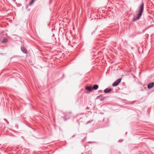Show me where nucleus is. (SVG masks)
<instances>
[{
	"label": "nucleus",
	"mask_w": 154,
	"mask_h": 154,
	"mask_svg": "<svg viewBox=\"0 0 154 154\" xmlns=\"http://www.w3.org/2000/svg\"><path fill=\"white\" fill-rule=\"evenodd\" d=\"M144 4L143 3H142L139 7V11L138 12V14L137 15L136 17L134 18V20H137L139 19L142 14Z\"/></svg>",
	"instance_id": "obj_1"
},
{
	"label": "nucleus",
	"mask_w": 154,
	"mask_h": 154,
	"mask_svg": "<svg viewBox=\"0 0 154 154\" xmlns=\"http://www.w3.org/2000/svg\"><path fill=\"white\" fill-rule=\"evenodd\" d=\"M34 0H32L29 3V5H31L34 2Z\"/></svg>",
	"instance_id": "obj_9"
},
{
	"label": "nucleus",
	"mask_w": 154,
	"mask_h": 154,
	"mask_svg": "<svg viewBox=\"0 0 154 154\" xmlns=\"http://www.w3.org/2000/svg\"><path fill=\"white\" fill-rule=\"evenodd\" d=\"M111 91V89H110L107 88L104 90V92L105 93H107Z\"/></svg>",
	"instance_id": "obj_6"
},
{
	"label": "nucleus",
	"mask_w": 154,
	"mask_h": 154,
	"mask_svg": "<svg viewBox=\"0 0 154 154\" xmlns=\"http://www.w3.org/2000/svg\"><path fill=\"white\" fill-rule=\"evenodd\" d=\"M98 88V86L97 85H94L92 88L93 89L97 90Z\"/></svg>",
	"instance_id": "obj_7"
},
{
	"label": "nucleus",
	"mask_w": 154,
	"mask_h": 154,
	"mask_svg": "<svg viewBox=\"0 0 154 154\" xmlns=\"http://www.w3.org/2000/svg\"><path fill=\"white\" fill-rule=\"evenodd\" d=\"M21 50L23 53H26L27 52V50L23 47H21Z\"/></svg>",
	"instance_id": "obj_4"
},
{
	"label": "nucleus",
	"mask_w": 154,
	"mask_h": 154,
	"mask_svg": "<svg viewBox=\"0 0 154 154\" xmlns=\"http://www.w3.org/2000/svg\"><path fill=\"white\" fill-rule=\"evenodd\" d=\"M154 85V83L153 82H152L150 83H149L148 85V88H152Z\"/></svg>",
	"instance_id": "obj_5"
},
{
	"label": "nucleus",
	"mask_w": 154,
	"mask_h": 154,
	"mask_svg": "<svg viewBox=\"0 0 154 154\" xmlns=\"http://www.w3.org/2000/svg\"><path fill=\"white\" fill-rule=\"evenodd\" d=\"M92 121V120H90V121H89L87 122L86 123V124H87L89 123H91Z\"/></svg>",
	"instance_id": "obj_10"
},
{
	"label": "nucleus",
	"mask_w": 154,
	"mask_h": 154,
	"mask_svg": "<svg viewBox=\"0 0 154 154\" xmlns=\"http://www.w3.org/2000/svg\"><path fill=\"white\" fill-rule=\"evenodd\" d=\"M121 79H119L115 82L112 84V85L113 86H117L119 84L120 82Z\"/></svg>",
	"instance_id": "obj_2"
},
{
	"label": "nucleus",
	"mask_w": 154,
	"mask_h": 154,
	"mask_svg": "<svg viewBox=\"0 0 154 154\" xmlns=\"http://www.w3.org/2000/svg\"><path fill=\"white\" fill-rule=\"evenodd\" d=\"M7 42V40L5 38L3 39L2 41V42L3 43H4L6 42Z\"/></svg>",
	"instance_id": "obj_8"
},
{
	"label": "nucleus",
	"mask_w": 154,
	"mask_h": 154,
	"mask_svg": "<svg viewBox=\"0 0 154 154\" xmlns=\"http://www.w3.org/2000/svg\"><path fill=\"white\" fill-rule=\"evenodd\" d=\"M86 89L90 91H93L92 88L91 86H87L86 87Z\"/></svg>",
	"instance_id": "obj_3"
}]
</instances>
